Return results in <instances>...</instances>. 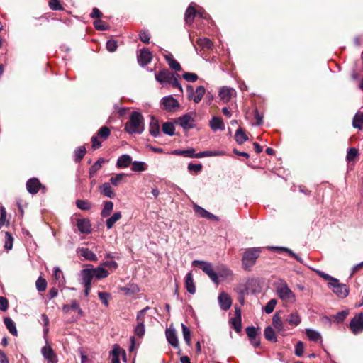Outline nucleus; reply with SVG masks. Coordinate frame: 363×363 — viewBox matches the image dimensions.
<instances>
[{
	"label": "nucleus",
	"instance_id": "f257e3e1",
	"mask_svg": "<svg viewBox=\"0 0 363 363\" xmlns=\"http://www.w3.org/2000/svg\"><path fill=\"white\" fill-rule=\"evenodd\" d=\"M144 129L143 115L138 111L132 112L128 121L125 123V130L129 134H140L144 131Z\"/></svg>",
	"mask_w": 363,
	"mask_h": 363
},
{
	"label": "nucleus",
	"instance_id": "f03ea898",
	"mask_svg": "<svg viewBox=\"0 0 363 363\" xmlns=\"http://www.w3.org/2000/svg\"><path fill=\"white\" fill-rule=\"evenodd\" d=\"M276 293L279 298L286 303H294L296 301L294 293L290 289L288 284L284 281H281L277 285Z\"/></svg>",
	"mask_w": 363,
	"mask_h": 363
},
{
	"label": "nucleus",
	"instance_id": "7ed1b4c3",
	"mask_svg": "<svg viewBox=\"0 0 363 363\" xmlns=\"http://www.w3.org/2000/svg\"><path fill=\"white\" fill-rule=\"evenodd\" d=\"M262 252L260 247H252L245 250L243 254L242 262L245 269L252 267Z\"/></svg>",
	"mask_w": 363,
	"mask_h": 363
},
{
	"label": "nucleus",
	"instance_id": "20e7f679",
	"mask_svg": "<svg viewBox=\"0 0 363 363\" xmlns=\"http://www.w3.org/2000/svg\"><path fill=\"white\" fill-rule=\"evenodd\" d=\"M192 265L201 269L214 283L219 282L218 274L214 271L211 263L203 260H194Z\"/></svg>",
	"mask_w": 363,
	"mask_h": 363
},
{
	"label": "nucleus",
	"instance_id": "39448f33",
	"mask_svg": "<svg viewBox=\"0 0 363 363\" xmlns=\"http://www.w3.org/2000/svg\"><path fill=\"white\" fill-rule=\"evenodd\" d=\"M328 286L333 292L340 298H345L349 294V288L346 284L340 283L337 279H333L332 282H328Z\"/></svg>",
	"mask_w": 363,
	"mask_h": 363
},
{
	"label": "nucleus",
	"instance_id": "423d86ee",
	"mask_svg": "<svg viewBox=\"0 0 363 363\" xmlns=\"http://www.w3.org/2000/svg\"><path fill=\"white\" fill-rule=\"evenodd\" d=\"M186 91L189 99L192 100L196 104H198L203 97V95L206 92V89L203 86H199L196 89V90H194L192 86L188 85L186 86Z\"/></svg>",
	"mask_w": 363,
	"mask_h": 363
},
{
	"label": "nucleus",
	"instance_id": "0eeeda50",
	"mask_svg": "<svg viewBox=\"0 0 363 363\" xmlns=\"http://www.w3.org/2000/svg\"><path fill=\"white\" fill-rule=\"evenodd\" d=\"M350 328L354 335L359 334L363 331L362 313L357 314L353 318H352L350 323Z\"/></svg>",
	"mask_w": 363,
	"mask_h": 363
},
{
	"label": "nucleus",
	"instance_id": "6e6552de",
	"mask_svg": "<svg viewBox=\"0 0 363 363\" xmlns=\"http://www.w3.org/2000/svg\"><path fill=\"white\" fill-rule=\"evenodd\" d=\"M162 104L164 108L170 112L175 111L179 107V101L172 95L163 97Z\"/></svg>",
	"mask_w": 363,
	"mask_h": 363
},
{
	"label": "nucleus",
	"instance_id": "1a4fd4ad",
	"mask_svg": "<svg viewBox=\"0 0 363 363\" xmlns=\"http://www.w3.org/2000/svg\"><path fill=\"white\" fill-rule=\"evenodd\" d=\"M193 115L194 113H189L178 118V123L184 129L189 130L195 126V120Z\"/></svg>",
	"mask_w": 363,
	"mask_h": 363
},
{
	"label": "nucleus",
	"instance_id": "9d476101",
	"mask_svg": "<svg viewBox=\"0 0 363 363\" xmlns=\"http://www.w3.org/2000/svg\"><path fill=\"white\" fill-rule=\"evenodd\" d=\"M71 310L75 311L78 313L77 318L83 316L84 312L79 306V304L76 300H72L70 304H65L62 306V311L65 314L69 313Z\"/></svg>",
	"mask_w": 363,
	"mask_h": 363
},
{
	"label": "nucleus",
	"instance_id": "9b49d317",
	"mask_svg": "<svg viewBox=\"0 0 363 363\" xmlns=\"http://www.w3.org/2000/svg\"><path fill=\"white\" fill-rule=\"evenodd\" d=\"M166 338L169 344L174 347H179V340L175 329L172 327H169L165 331Z\"/></svg>",
	"mask_w": 363,
	"mask_h": 363
},
{
	"label": "nucleus",
	"instance_id": "f8f14e48",
	"mask_svg": "<svg viewBox=\"0 0 363 363\" xmlns=\"http://www.w3.org/2000/svg\"><path fill=\"white\" fill-rule=\"evenodd\" d=\"M236 91L233 88L226 86L222 87L219 91V97L223 102L227 103L230 101L233 96L235 95Z\"/></svg>",
	"mask_w": 363,
	"mask_h": 363
},
{
	"label": "nucleus",
	"instance_id": "ddd939ff",
	"mask_svg": "<svg viewBox=\"0 0 363 363\" xmlns=\"http://www.w3.org/2000/svg\"><path fill=\"white\" fill-rule=\"evenodd\" d=\"M152 60V53L145 48L140 50V54L138 55V63L144 67L150 62Z\"/></svg>",
	"mask_w": 363,
	"mask_h": 363
},
{
	"label": "nucleus",
	"instance_id": "4468645a",
	"mask_svg": "<svg viewBox=\"0 0 363 363\" xmlns=\"http://www.w3.org/2000/svg\"><path fill=\"white\" fill-rule=\"evenodd\" d=\"M41 353L43 357L47 359L49 362L55 363L57 362V356L55 354L53 350L50 345L44 346L41 350Z\"/></svg>",
	"mask_w": 363,
	"mask_h": 363
},
{
	"label": "nucleus",
	"instance_id": "2eb2a0df",
	"mask_svg": "<svg viewBox=\"0 0 363 363\" xmlns=\"http://www.w3.org/2000/svg\"><path fill=\"white\" fill-rule=\"evenodd\" d=\"M77 226L79 231L82 233L88 234L91 231V225L88 219H78L77 221Z\"/></svg>",
	"mask_w": 363,
	"mask_h": 363
},
{
	"label": "nucleus",
	"instance_id": "dca6fc26",
	"mask_svg": "<svg viewBox=\"0 0 363 363\" xmlns=\"http://www.w3.org/2000/svg\"><path fill=\"white\" fill-rule=\"evenodd\" d=\"M41 187L40 181L36 178H32L26 182V189L28 191L32 194L38 193L39 189Z\"/></svg>",
	"mask_w": 363,
	"mask_h": 363
},
{
	"label": "nucleus",
	"instance_id": "f3484780",
	"mask_svg": "<svg viewBox=\"0 0 363 363\" xmlns=\"http://www.w3.org/2000/svg\"><path fill=\"white\" fill-rule=\"evenodd\" d=\"M172 74H173L171 73L169 70L162 69L155 74V79L161 84H168L169 80L172 79L171 77H172Z\"/></svg>",
	"mask_w": 363,
	"mask_h": 363
},
{
	"label": "nucleus",
	"instance_id": "a211bd4d",
	"mask_svg": "<svg viewBox=\"0 0 363 363\" xmlns=\"http://www.w3.org/2000/svg\"><path fill=\"white\" fill-rule=\"evenodd\" d=\"M218 302L220 308L224 310H228L232 304L230 296L226 293H221L218 296Z\"/></svg>",
	"mask_w": 363,
	"mask_h": 363
},
{
	"label": "nucleus",
	"instance_id": "6ab92c4d",
	"mask_svg": "<svg viewBox=\"0 0 363 363\" xmlns=\"http://www.w3.org/2000/svg\"><path fill=\"white\" fill-rule=\"evenodd\" d=\"M82 284L83 285H91L94 277L93 272L91 269H85L81 271Z\"/></svg>",
	"mask_w": 363,
	"mask_h": 363
},
{
	"label": "nucleus",
	"instance_id": "aec40b11",
	"mask_svg": "<svg viewBox=\"0 0 363 363\" xmlns=\"http://www.w3.org/2000/svg\"><path fill=\"white\" fill-rule=\"evenodd\" d=\"M209 125L213 131L218 130H223L225 129V125L222 118L218 116H213L210 121Z\"/></svg>",
	"mask_w": 363,
	"mask_h": 363
},
{
	"label": "nucleus",
	"instance_id": "412c9836",
	"mask_svg": "<svg viewBox=\"0 0 363 363\" xmlns=\"http://www.w3.org/2000/svg\"><path fill=\"white\" fill-rule=\"evenodd\" d=\"M99 190L101 194L104 196L113 199L115 197L116 194L114 193L111 184L106 182L99 186Z\"/></svg>",
	"mask_w": 363,
	"mask_h": 363
},
{
	"label": "nucleus",
	"instance_id": "4be33fe9",
	"mask_svg": "<svg viewBox=\"0 0 363 363\" xmlns=\"http://www.w3.org/2000/svg\"><path fill=\"white\" fill-rule=\"evenodd\" d=\"M185 287L187 291L191 294H194L196 292V287L191 272L187 273L185 277Z\"/></svg>",
	"mask_w": 363,
	"mask_h": 363
},
{
	"label": "nucleus",
	"instance_id": "5701e85b",
	"mask_svg": "<svg viewBox=\"0 0 363 363\" xmlns=\"http://www.w3.org/2000/svg\"><path fill=\"white\" fill-rule=\"evenodd\" d=\"M164 56L170 68L174 69L175 71L181 70L180 64L174 59L173 55L171 53L167 52L164 55Z\"/></svg>",
	"mask_w": 363,
	"mask_h": 363
},
{
	"label": "nucleus",
	"instance_id": "b1692460",
	"mask_svg": "<svg viewBox=\"0 0 363 363\" xmlns=\"http://www.w3.org/2000/svg\"><path fill=\"white\" fill-rule=\"evenodd\" d=\"M196 16V11L195 7L193 6L191 4L189 6L185 12L184 20L186 23L188 24H191Z\"/></svg>",
	"mask_w": 363,
	"mask_h": 363
},
{
	"label": "nucleus",
	"instance_id": "393cba45",
	"mask_svg": "<svg viewBox=\"0 0 363 363\" xmlns=\"http://www.w3.org/2000/svg\"><path fill=\"white\" fill-rule=\"evenodd\" d=\"M194 211L196 213H197L199 215H200L202 218H206L209 220H218V218L216 216H214L211 213L207 211L206 210H205L204 208H203L202 207H201L198 205L194 206Z\"/></svg>",
	"mask_w": 363,
	"mask_h": 363
},
{
	"label": "nucleus",
	"instance_id": "a878e982",
	"mask_svg": "<svg viewBox=\"0 0 363 363\" xmlns=\"http://www.w3.org/2000/svg\"><path fill=\"white\" fill-rule=\"evenodd\" d=\"M235 313V317L232 318L230 322L235 330L237 333H239L240 332L242 328L240 310L236 309Z\"/></svg>",
	"mask_w": 363,
	"mask_h": 363
},
{
	"label": "nucleus",
	"instance_id": "bb28decb",
	"mask_svg": "<svg viewBox=\"0 0 363 363\" xmlns=\"http://www.w3.org/2000/svg\"><path fill=\"white\" fill-rule=\"evenodd\" d=\"M272 324L275 329L279 332L283 334V332L285 330L284 323L281 319L278 313H276L272 318Z\"/></svg>",
	"mask_w": 363,
	"mask_h": 363
},
{
	"label": "nucleus",
	"instance_id": "cd10ccee",
	"mask_svg": "<svg viewBox=\"0 0 363 363\" xmlns=\"http://www.w3.org/2000/svg\"><path fill=\"white\" fill-rule=\"evenodd\" d=\"M132 162V158L129 155H123L117 160L116 165L119 168L128 167Z\"/></svg>",
	"mask_w": 363,
	"mask_h": 363
},
{
	"label": "nucleus",
	"instance_id": "c85d7f7f",
	"mask_svg": "<svg viewBox=\"0 0 363 363\" xmlns=\"http://www.w3.org/2000/svg\"><path fill=\"white\" fill-rule=\"evenodd\" d=\"M79 253L83 257L89 261H97V256L88 248L82 247L79 249Z\"/></svg>",
	"mask_w": 363,
	"mask_h": 363
},
{
	"label": "nucleus",
	"instance_id": "c756f323",
	"mask_svg": "<svg viewBox=\"0 0 363 363\" xmlns=\"http://www.w3.org/2000/svg\"><path fill=\"white\" fill-rule=\"evenodd\" d=\"M286 320L289 325L296 327L300 324L301 318L297 312H294L287 316Z\"/></svg>",
	"mask_w": 363,
	"mask_h": 363
},
{
	"label": "nucleus",
	"instance_id": "7c9ffc66",
	"mask_svg": "<svg viewBox=\"0 0 363 363\" xmlns=\"http://www.w3.org/2000/svg\"><path fill=\"white\" fill-rule=\"evenodd\" d=\"M306 334L308 338L313 342H318V341L321 342V335L320 333L315 330L313 329L308 328L306 330Z\"/></svg>",
	"mask_w": 363,
	"mask_h": 363
},
{
	"label": "nucleus",
	"instance_id": "2f4dec72",
	"mask_svg": "<svg viewBox=\"0 0 363 363\" xmlns=\"http://www.w3.org/2000/svg\"><path fill=\"white\" fill-rule=\"evenodd\" d=\"M149 132L151 135L154 137H157L160 135V125L157 120H156L154 117L151 118V121L150 123V128Z\"/></svg>",
	"mask_w": 363,
	"mask_h": 363
},
{
	"label": "nucleus",
	"instance_id": "473e14b6",
	"mask_svg": "<svg viewBox=\"0 0 363 363\" xmlns=\"http://www.w3.org/2000/svg\"><path fill=\"white\" fill-rule=\"evenodd\" d=\"M122 217V214L120 211L115 212L110 218L106 221V225L108 229H111L114 224L119 220Z\"/></svg>",
	"mask_w": 363,
	"mask_h": 363
},
{
	"label": "nucleus",
	"instance_id": "72a5a7b5",
	"mask_svg": "<svg viewBox=\"0 0 363 363\" xmlns=\"http://www.w3.org/2000/svg\"><path fill=\"white\" fill-rule=\"evenodd\" d=\"M4 324L6 327V328L9 330V331L14 336L18 335V331L16 328L15 323L13 321V320L9 317H6L4 319Z\"/></svg>",
	"mask_w": 363,
	"mask_h": 363
},
{
	"label": "nucleus",
	"instance_id": "f704fd0d",
	"mask_svg": "<svg viewBox=\"0 0 363 363\" xmlns=\"http://www.w3.org/2000/svg\"><path fill=\"white\" fill-rule=\"evenodd\" d=\"M264 335L268 341L272 342H276L277 341L275 331L271 326H268L264 329Z\"/></svg>",
	"mask_w": 363,
	"mask_h": 363
},
{
	"label": "nucleus",
	"instance_id": "c9c22d12",
	"mask_svg": "<svg viewBox=\"0 0 363 363\" xmlns=\"http://www.w3.org/2000/svg\"><path fill=\"white\" fill-rule=\"evenodd\" d=\"M113 209V203L111 201H107L104 203V208L101 212V216L103 218L109 216Z\"/></svg>",
	"mask_w": 363,
	"mask_h": 363
},
{
	"label": "nucleus",
	"instance_id": "e433bc0d",
	"mask_svg": "<svg viewBox=\"0 0 363 363\" xmlns=\"http://www.w3.org/2000/svg\"><path fill=\"white\" fill-rule=\"evenodd\" d=\"M271 250H277V251H283L287 252L289 255L293 257L295 259H296L298 262L303 263V259L298 255L293 252L290 249L286 247H269Z\"/></svg>",
	"mask_w": 363,
	"mask_h": 363
},
{
	"label": "nucleus",
	"instance_id": "4c0bfd02",
	"mask_svg": "<svg viewBox=\"0 0 363 363\" xmlns=\"http://www.w3.org/2000/svg\"><path fill=\"white\" fill-rule=\"evenodd\" d=\"M352 125L355 128L362 129L363 128V112L358 111L354 116Z\"/></svg>",
	"mask_w": 363,
	"mask_h": 363
},
{
	"label": "nucleus",
	"instance_id": "58836bf2",
	"mask_svg": "<svg viewBox=\"0 0 363 363\" xmlns=\"http://www.w3.org/2000/svg\"><path fill=\"white\" fill-rule=\"evenodd\" d=\"M105 162L104 158H99L98 160L89 168V176L90 177H94L96 172L101 168L102 164Z\"/></svg>",
	"mask_w": 363,
	"mask_h": 363
},
{
	"label": "nucleus",
	"instance_id": "ea45409f",
	"mask_svg": "<svg viewBox=\"0 0 363 363\" xmlns=\"http://www.w3.org/2000/svg\"><path fill=\"white\" fill-rule=\"evenodd\" d=\"M93 272L94 277L99 279L106 278L108 276V272L102 267H99L95 269H91Z\"/></svg>",
	"mask_w": 363,
	"mask_h": 363
},
{
	"label": "nucleus",
	"instance_id": "a19ab883",
	"mask_svg": "<svg viewBox=\"0 0 363 363\" xmlns=\"http://www.w3.org/2000/svg\"><path fill=\"white\" fill-rule=\"evenodd\" d=\"M235 139L238 144H242L247 140V137L242 128H238L235 134Z\"/></svg>",
	"mask_w": 363,
	"mask_h": 363
},
{
	"label": "nucleus",
	"instance_id": "79ce46f5",
	"mask_svg": "<svg viewBox=\"0 0 363 363\" xmlns=\"http://www.w3.org/2000/svg\"><path fill=\"white\" fill-rule=\"evenodd\" d=\"M131 169L133 172H143L147 169V164L144 162L134 161Z\"/></svg>",
	"mask_w": 363,
	"mask_h": 363
},
{
	"label": "nucleus",
	"instance_id": "37998d69",
	"mask_svg": "<svg viewBox=\"0 0 363 363\" xmlns=\"http://www.w3.org/2000/svg\"><path fill=\"white\" fill-rule=\"evenodd\" d=\"M196 43L202 48L210 49L213 46L212 41L206 38H199L196 40Z\"/></svg>",
	"mask_w": 363,
	"mask_h": 363
},
{
	"label": "nucleus",
	"instance_id": "c03bdc74",
	"mask_svg": "<svg viewBox=\"0 0 363 363\" xmlns=\"http://www.w3.org/2000/svg\"><path fill=\"white\" fill-rule=\"evenodd\" d=\"M174 130H175L174 125L172 123L167 122L162 125L163 133L168 135H170V136L173 135L174 134Z\"/></svg>",
	"mask_w": 363,
	"mask_h": 363
},
{
	"label": "nucleus",
	"instance_id": "a18cd8bd",
	"mask_svg": "<svg viewBox=\"0 0 363 363\" xmlns=\"http://www.w3.org/2000/svg\"><path fill=\"white\" fill-rule=\"evenodd\" d=\"M182 333L185 342L187 345H191V331L184 324L182 323Z\"/></svg>",
	"mask_w": 363,
	"mask_h": 363
},
{
	"label": "nucleus",
	"instance_id": "49530a36",
	"mask_svg": "<svg viewBox=\"0 0 363 363\" xmlns=\"http://www.w3.org/2000/svg\"><path fill=\"white\" fill-rule=\"evenodd\" d=\"M179 75L178 74H173L172 79L169 80L168 84H171L173 87L178 88L180 93H183V89L181 84L179 82L177 77Z\"/></svg>",
	"mask_w": 363,
	"mask_h": 363
},
{
	"label": "nucleus",
	"instance_id": "de8ad7c7",
	"mask_svg": "<svg viewBox=\"0 0 363 363\" xmlns=\"http://www.w3.org/2000/svg\"><path fill=\"white\" fill-rule=\"evenodd\" d=\"M86 152V150L84 147L81 146L77 148L74 151L75 161L79 162L84 156Z\"/></svg>",
	"mask_w": 363,
	"mask_h": 363
},
{
	"label": "nucleus",
	"instance_id": "09e8293b",
	"mask_svg": "<svg viewBox=\"0 0 363 363\" xmlns=\"http://www.w3.org/2000/svg\"><path fill=\"white\" fill-rule=\"evenodd\" d=\"M348 314V310H343L340 311L334 316V321H335L337 323H342L347 318Z\"/></svg>",
	"mask_w": 363,
	"mask_h": 363
},
{
	"label": "nucleus",
	"instance_id": "8fccbe9b",
	"mask_svg": "<svg viewBox=\"0 0 363 363\" xmlns=\"http://www.w3.org/2000/svg\"><path fill=\"white\" fill-rule=\"evenodd\" d=\"M5 238H6V240H5V244H4V248L6 250H10L13 247V237L10 233L6 232L5 233Z\"/></svg>",
	"mask_w": 363,
	"mask_h": 363
},
{
	"label": "nucleus",
	"instance_id": "3c124183",
	"mask_svg": "<svg viewBox=\"0 0 363 363\" xmlns=\"http://www.w3.org/2000/svg\"><path fill=\"white\" fill-rule=\"evenodd\" d=\"M134 332L136 335L141 337L145 335V324L142 322L138 323L137 325L135 328Z\"/></svg>",
	"mask_w": 363,
	"mask_h": 363
},
{
	"label": "nucleus",
	"instance_id": "603ef678",
	"mask_svg": "<svg viewBox=\"0 0 363 363\" xmlns=\"http://www.w3.org/2000/svg\"><path fill=\"white\" fill-rule=\"evenodd\" d=\"M246 334L249 338H254L257 337L259 329L254 326H249L246 328Z\"/></svg>",
	"mask_w": 363,
	"mask_h": 363
},
{
	"label": "nucleus",
	"instance_id": "864d4df0",
	"mask_svg": "<svg viewBox=\"0 0 363 363\" xmlns=\"http://www.w3.org/2000/svg\"><path fill=\"white\" fill-rule=\"evenodd\" d=\"M53 276L55 277V279L58 281L59 283H64V277L62 272L58 267H54Z\"/></svg>",
	"mask_w": 363,
	"mask_h": 363
},
{
	"label": "nucleus",
	"instance_id": "5fc2aeb1",
	"mask_svg": "<svg viewBox=\"0 0 363 363\" xmlns=\"http://www.w3.org/2000/svg\"><path fill=\"white\" fill-rule=\"evenodd\" d=\"M76 205L77 206L82 210H89L91 208V204L87 201L85 200H77L76 201Z\"/></svg>",
	"mask_w": 363,
	"mask_h": 363
},
{
	"label": "nucleus",
	"instance_id": "6e6d98bb",
	"mask_svg": "<svg viewBox=\"0 0 363 363\" xmlns=\"http://www.w3.org/2000/svg\"><path fill=\"white\" fill-rule=\"evenodd\" d=\"M277 305L276 299H271L265 306L264 311L266 313L269 314L273 312L275 306Z\"/></svg>",
	"mask_w": 363,
	"mask_h": 363
},
{
	"label": "nucleus",
	"instance_id": "4d7b16f0",
	"mask_svg": "<svg viewBox=\"0 0 363 363\" xmlns=\"http://www.w3.org/2000/svg\"><path fill=\"white\" fill-rule=\"evenodd\" d=\"M110 135V130L108 127H101L97 133V135L103 139H106Z\"/></svg>",
	"mask_w": 363,
	"mask_h": 363
},
{
	"label": "nucleus",
	"instance_id": "13d9d810",
	"mask_svg": "<svg viewBox=\"0 0 363 363\" xmlns=\"http://www.w3.org/2000/svg\"><path fill=\"white\" fill-rule=\"evenodd\" d=\"M36 288L39 291H43L46 289L47 282L45 279L42 278H38L35 283Z\"/></svg>",
	"mask_w": 363,
	"mask_h": 363
},
{
	"label": "nucleus",
	"instance_id": "bf43d9fd",
	"mask_svg": "<svg viewBox=\"0 0 363 363\" xmlns=\"http://www.w3.org/2000/svg\"><path fill=\"white\" fill-rule=\"evenodd\" d=\"M98 296H99L100 300L101 301V302L103 303V304L107 307L108 306V299L110 298V294L106 292L99 291L98 293Z\"/></svg>",
	"mask_w": 363,
	"mask_h": 363
},
{
	"label": "nucleus",
	"instance_id": "052dcab7",
	"mask_svg": "<svg viewBox=\"0 0 363 363\" xmlns=\"http://www.w3.org/2000/svg\"><path fill=\"white\" fill-rule=\"evenodd\" d=\"M49 6L53 11H61L63 9L58 0H50Z\"/></svg>",
	"mask_w": 363,
	"mask_h": 363
},
{
	"label": "nucleus",
	"instance_id": "680f3d73",
	"mask_svg": "<svg viewBox=\"0 0 363 363\" xmlns=\"http://www.w3.org/2000/svg\"><path fill=\"white\" fill-rule=\"evenodd\" d=\"M304 352V345L302 342L299 341L295 345V354L298 357H301Z\"/></svg>",
	"mask_w": 363,
	"mask_h": 363
},
{
	"label": "nucleus",
	"instance_id": "e2e57ef3",
	"mask_svg": "<svg viewBox=\"0 0 363 363\" xmlns=\"http://www.w3.org/2000/svg\"><path fill=\"white\" fill-rule=\"evenodd\" d=\"M117 42L114 40H108L106 42V49L111 52H115L117 49Z\"/></svg>",
	"mask_w": 363,
	"mask_h": 363
},
{
	"label": "nucleus",
	"instance_id": "0e129e2a",
	"mask_svg": "<svg viewBox=\"0 0 363 363\" xmlns=\"http://www.w3.org/2000/svg\"><path fill=\"white\" fill-rule=\"evenodd\" d=\"M202 168L203 166L201 164L189 163L188 164V170L191 172H194L195 173H199L201 171Z\"/></svg>",
	"mask_w": 363,
	"mask_h": 363
},
{
	"label": "nucleus",
	"instance_id": "69168bd1",
	"mask_svg": "<svg viewBox=\"0 0 363 363\" xmlns=\"http://www.w3.org/2000/svg\"><path fill=\"white\" fill-rule=\"evenodd\" d=\"M124 177H125V174H123V173L118 174L115 177H112L111 178V179H110L111 183L113 186H117L120 184L121 181L122 180V179Z\"/></svg>",
	"mask_w": 363,
	"mask_h": 363
},
{
	"label": "nucleus",
	"instance_id": "338daca9",
	"mask_svg": "<svg viewBox=\"0 0 363 363\" xmlns=\"http://www.w3.org/2000/svg\"><path fill=\"white\" fill-rule=\"evenodd\" d=\"M94 27L99 30H106L108 28L107 24L101 20L96 21L94 23Z\"/></svg>",
	"mask_w": 363,
	"mask_h": 363
},
{
	"label": "nucleus",
	"instance_id": "774afa93",
	"mask_svg": "<svg viewBox=\"0 0 363 363\" xmlns=\"http://www.w3.org/2000/svg\"><path fill=\"white\" fill-rule=\"evenodd\" d=\"M183 78L187 82H194L197 80L198 76L194 73L185 72L183 74Z\"/></svg>",
	"mask_w": 363,
	"mask_h": 363
}]
</instances>
